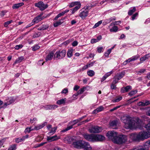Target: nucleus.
<instances>
[{"label":"nucleus","mask_w":150,"mask_h":150,"mask_svg":"<svg viewBox=\"0 0 150 150\" xmlns=\"http://www.w3.org/2000/svg\"><path fill=\"white\" fill-rule=\"evenodd\" d=\"M121 119L125 124V128L127 129L140 128L142 125L141 120L138 118L134 119L130 117L124 116Z\"/></svg>","instance_id":"f257e3e1"},{"label":"nucleus","mask_w":150,"mask_h":150,"mask_svg":"<svg viewBox=\"0 0 150 150\" xmlns=\"http://www.w3.org/2000/svg\"><path fill=\"white\" fill-rule=\"evenodd\" d=\"M147 131H143L138 134L132 133L131 134L130 138L133 140L139 141L150 137V122L146 126Z\"/></svg>","instance_id":"f03ea898"},{"label":"nucleus","mask_w":150,"mask_h":150,"mask_svg":"<svg viewBox=\"0 0 150 150\" xmlns=\"http://www.w3.org/2000/svg\"><path fill=\"white\" fill-rule=\"evenodd\" d=\"M74 146L77 148H83L86 150H91L92 148L89 143L83 141H79L73 143Z\"/></svg>","instance_id":"7ed1b4c3"},{"label":"nucleus","mask_w":150,"mask_h":150,"mask_svg":"<svg viewBox=\"0 0 150 150\" xmlns=\"http://www.w3.org/2000/svg\"><path fill=\"white\" fill-rule=\"evenodd\" d=\"M127 140V137L125 135H117L113 142L116 144H121L126 142Z\"/></svg>","instance_id":"20e7f679"},{"label":"nucleus","mask_w":150,"mask_h":150,"mask_svg":"<svg viewBox=\"0 0 150 150\" xmlns=\"http://www.w3.org/2000/svg\"><path fill=\"white\" fill-rule=\"evenodd\" d=\"M91 8V7L89 6H85L80 10L79 16L83 19L85 18L88 16V11Z\"/></svg>","instance_id":"39448f33"},{"label":"nucleus","mask_w":150,"mask_h":150,"mask_svg":"<svg viewBox=\"0 0 150 150\" xmlns=\"http://www.w3.org/2000/svg\"><path fill=\"white\" fill-rule=\"evenodd\" d=\"M66 53L65 50L57 51L54 55V59H62L65 56Z\"/></svg>","instance_id":"423d86ee"},{"label":"nucleus","mask_w":150,"mask_h":150,"mask_svg":"<svg viewBox=\"0 0 150 150\" xmlns=\"http://www.w3.org/2000/svg\"><path fill=\"white\" fill-rule=\"evenodd\" d=\"M103 130L102 127L98 126H93L88 129V131L91 133H99Z\"/></svg>","instance_id":"0eeeda50"},{"label":"nucleus","mask_w":150,"mask_h":150,"mask_svg":"<svg viewBox=\"0 0 150 150\" xmlns=\"http://www.w3.org/2000/svg\"><path fill=\"white\" fill-rule=\"evenodd\" d=\"M117 135V133L114 131H109L106 134V136L109 139L113 142L114 139Z\"/></svg>","instance_id":"6e6552de"},{"label":"nucleus","mask_w":150,"mask_h":150,"mask_svg":"<svg viewBox=\"0 0 150 150\" xmlns=\"http://www.w3.org/2000/svg\"><path fill=\"white\" fill-rule=\"evenodd\" d=\"M35 6L39 8L40 9L41 11L44 10L48 7L47 4H45L42 1H39L37 3H35Z\"/></svg>","instance_id":"1a4fd4ad"},{"label":"nucleus","mask_w":150,"mask_h":150,"mask_svg":"<svg viewBox=\"0 0 150 150\" xmlns=\"http://www.w3.org/2000/svg\"><path fill=\"white\" fill-rule=\"evenodd\" d=\"M82 135L86 140L89 141L94 142V134H89L87 133H83Z\"/></svg>","instance_id":"9d476101"},{"label":"nucleus","mask_w":150,"mask_h":150,"mask_svg":"<svg viewBox=\"0 0 150 150\" xmlns=\"http://www.w3.org/2000/svg\"><path fill=\"white\" fill-rule=\"evenodd\" d=\"M105 137L103 135L100 134H94V142L103 141L105 140Z\"/></svg>","instance_id":"9b49d317"},{"label":"nucleus","mask_w":150,"mask_h":150,"mask_svg":"<svg viewBox=\"0 0 150 150\" xmlns=\"http://www.w3.org/2000/svg\"><path fill=\"white\" fill-rule=\"evenodd\" d=\"M139 57V56L138 54L132 57L129 58L128 59L126 60L124 62L123 64L124 65H126L127 63L130 62H131L137 59Z\"/></svg>","instance_id":"f8f14e48"},{"label":"nucleus","mask_w":150,"mask_h":150,"mask_svg":"<svg viewBox=\"0 0 150 150\" xmlns=\"http://www.w3.org/2000/svg\"><path fill=\"white\" fill-rule=\"evenodd\" d=\"M124 76V72L117 73L115 76L114 78V80L116 81L117 82H118V81L122 78Z\"/></svg>","instance_id":"ddd939ff"},{"label":"nucleus","mask_w":150,"mask_h":150,"mask_svg":"<svg viewBox=\"0 0 150 150\" xmlns=\"http://www.w3.org/2000/svg\"><path fill=\"white\" fill-rule=\"evenodd\" d=\"M58 107L57 105H46L43 107L46 110H54Z\"/></svg>","instance_id":"4468645a"},{"label":"nucleus","mask_w":150,"mask_h":150,"mask_svg":"<svg viewBox=\"0 0 150 150\" xmlns=\"http://www.w3.org/2000/svg\"><path fill=\"white\" fill-rule=\"evenodd\" d=\"M15 99L13 97H10L7 100V102H5L4 105V107H6L8 105H9L14 102Z\"/></svg>","instance_id":"2eb2a0df"},{"label":"nucleus","mask_w":150,"mask_h":150,"mask_svg":"<svg viewBox=\"0 0 150 150\" xmlns=\"http://www.w3.org/2000/svg\"><path fill=\"white\" fill-rule=\"evenodd\" d=\"M42 14H40L35 17L32 21L33 22L34 24L35 23H37L39 21H41L43 19V18L42 17Z\"/></svg>","instance_id":"dca6fc26"},{"label":"nucleus","mask_w":150,"mask_h":150,"mask_svg":"<svg viewBox=\"0 0 150 150\" xmlns=\"http://www.w3.org/2000/svg\"><path fill=\"white\" fill-rule=\"evenodd\" d=\"M60 139L59 137H58L57 135H55L51 137H48L47 140L50 142L57 140Z\"/></svg>","instance_id":"f3484780"},{"label":"nucleus","mask_w":150,"mask_h":150,"mask_svg":"<svg viewBox=\"0 0 150 150\" xmlns=\"http://www.w3.org/2000/svg\"><path fill=\"white\" fill-rule=\"evenodd\" d=\"M29 137L28 135H27L25 136H23L21 138H17L15 139V142L17 143H19L22 141H24L25 139L28 138Z\"/></svg>","instance_id":"a211bd4d"},{"label":"nucleus","mask_w":150,"mask_h":150,"mask_svg":"<svg viewBox=\"0 0 150 150\" xmlns=\"http://www.w3.org/2000/svg\"><path fill=\"white\" fill-rule=\"evenodd\" d=\"M117 121L115 120L110 121L109 122L110 126L113 129L117 128Z\"/></svg>","instance_id":"6ab92c4d"},{"label":"nucleus","mask_w":150,"mask_h":150,"mask_svg":"<svg viewBox=\"0 0 150 150\" xmlns=\"http://www.w3.org/2000/svg\"><path fill=\"white\" fill-rule=\"evenodd\" d=\"M54 54V53L53 52H51L49 53V54L45 58V60L46 61L48 60H50L52 59L53 57Z\"/></svg>","instance_id":"aec40b11"},{"label":"nucleus","mask_w":150,"mask_h":150,"mask_svg":"<svg viewBox=\"0 0 150 150\" xmlns=\"http://www.w3.org/2000/svg\"><path fill=\"white\" fill-rule=\"evenodd\" d=\"M114 71L112 70L111 71L106 73L102 78L101 81V82L104 81L107 77L110 76L114 72Z\"/></svg>","instance_id":"412c9836"},{"label":"nucleus","mask_w":150,"mask_h":150,"mask_svg":"<svg viewBox=\"0 0 150 150\" xmlns=\"http://www.w3.org/2000/svg\"><path fill=\"white\" fill-rule=\"evenodd\" d=\"M104 108L102 106H100L99 107L95 110L93 112V114H97L98 113L103 110Z\"/></svg>","instance_id":"4be33fe9"},{"label":"nucleus","mask_w":150,"mask_h":150,"mask_svg":"<svg viewBox=\"0 0 150 150\" xmlns=\"http://www.w3.org/2000/svg\"><path fill=\"white\" fill-rule=\"evenodd\" d=\"M131 86H127L126 87H123L121 88V91L122 93L128 92L131 89Z\"/></svg>","instance_id":"5701e85b"},{"label":"nucleus","mask_w":150,"mask_h":150,"mask_svg":"<svg viewBox=\"0 0 150 150\" xmlns=\"http://www.w3.org/2000/svg\"><path fill=\"white\" fill-rule=\"evenodd\" d=\"M47 123L46 122H45L43 123H42V124H39L37 126H35L34 127V130H38L40 129H41L43 127H44L45 125H46Z\"/></svg>","instance_id":"b1692460"},{"label":"nucleus","mask_w":150,"mask_h":150,"mask_svg":"<svg viewBox=\"0 0 150 150\" xmlns=\"http://www.w3.org/2000/svg\"><path fill=\"white\" fill-rule=\"evenodd\" d=\"M150 103V101L146 100L143 102H139L138 103V105L139 106H145L149 105Z\"/></svg>","instance_id":"393cba45"},{"label":"nucleus","mask_w":150,"mask_h":150,"mask_svg":"<svg viewBox=\"0 0 150 150\" xmlns=\"http://www.w3.org/2000/svg\"><path fill=\"white\" fill-rule=\"evenodd\" d=\"M79 5H81L80 2L79 1H75L71 3L69 5V7L71 8L74 6H78Z\"/></svg>","instance_id":"a878e982"},{"label":"nucleus","mask_w":150,"mask_h":150,"mask_svg":"<svg viewBox=\"0 0 150 150\" xmlns=\"http://www.w3.org/2000/svg\"><path fill=\"white\" fill-rule=\"evenodd\" d=\"M24 4L23 3H18L13 5L12 8L13 9L18 8L21 6H23Z\"/></svg>","instance_id":"bb28decb"},{"label":"nucleus","mask_w":150,"mask_h":150,"mask_svg":"<svg viewBox=\"0 0 150 150\" xmlns=\"http://www.w3.org/2000/svg\"><path fill=\"white\" fill-rule=\"evenodd\" d=\"M48 28V26L47 25H43L38 28L40 30H44L47 29Z\"/></svg>","instance_id":"cd10ccee"},{"label":"nucleus","mask_w":150,"mask_h":150,"mask_svg":"<svg viewBox=\"0 0 150 150\" xmlns=\"http://www.w3.org/2000/svg\"><path fill=\"white\" fill-rule=\"evenodd\" d=\"M64 19L59 20L54 24V27H57L59 25H61L63 23V21Z\"/></svg>","instance_id":"c85d7f7f"},{"label":"nucleus","mask_w":150,"mask_h":150,"mask_svg":"<svg viewBox=\"0 0 150 150\" xmlns=\"http://www.w3.org/2000/svg\"><path fill=\"white\" fill-rule=\"evenodd\" d=\"M57 129V127H54L52 128L51 130L48 133L49 135H52L54 134L55 132Z\"/></svg>","instance_id":"c756f323"},{"label":"nucleus","mask_w":150,"mask_h":150,"mask_svg":"<svg viewBox=\"0 0 150 150\" xmlns=\"http://www.w3.org/2000/svg\"><path fill=\"white\" fill-rule=\"evenodd\" d=\"M136 11V8L135 7H134L131 8L130 10L128 12V14L129 15L131 16Z\"/></svg>","instance_id":"7c9ffc66"},{"label":"nucleus","mask_w":150,"mask_h":150,"mask_svg":"<svg viewBox=\"0 0 150 150\" xmlns=\"http://www.w3.org/2000/svg\"><path fill=\"white\" fill-rule=\"evenodd\" d=\"M24 57H21L18 58L15 61L14 64H16L17 63H19L21 62L24 59Z\"/></svg>","instance_id":"2f4dec72"},{"label":"nucleus","mask_w":150,"mask_h":150,"mask_svg":"<svg viewBox=\"0 0 150 150\" xmlns=\"http://www.w3.org/2000/svg\"><path fill=\"white\" fill-rule=\"evenodd\" d=\"M81 6V5H79L78 6H76L74 8H72L71 9L72 10V13H74L76 11L78 10L79 9Z\"/></svg>","instance_id":"473e14b6"},{"label":"nucleus","mask_w":150,"mask_h":150,"mask_svg":"<svg viewBox=\"0 0 150 150\" xmlns=\"http://www.w3.org/2000/svg\"><path fill=\"white\" fill-rule=\"evenodd\" d=\"M65 101H66V98H65L64 99H62L61 100H58L57 101V103L59 105L63 104L65 103Z\"/></svg>","instance_id":"72a5a7b5"},{"label":"nucleus","mask_w":150,"mask_h":150,"mask_svg":"<svg viewBox=\"0 0 150 150\" xmlns=\"http://www.w3.org/2000/svg\"><path fill=\"white\" fill-rule=\"evenodd\" d=\"M117 81H115L113 80L112 82V83L111 85V88L112 89H115L116 88V86L115 85V84L117 83Z\"/></svg>","instance_id":"f704fd0d"},{"label":"nucleus","mask_w":150,"mask_h":150,"mask_svg":"<svg viewBox=\"0 0 150 150\" xmlns=\"http://www.w3.org/2000/svg\"><path fill=\"white\" fill-rule=\"evenodd\" d=\"M88 75L90 76H92L95 74V72L92 70H90L87 71Z\"/></svg>","instance_id":"c9c22d12"},{"label":"nucleus","mask_w":150,"mask_h":150,"mask_svg":"<svg viewBox=\"0 0 150 150\" xmlns=\"http://www.w3.org/2000/svg\"><path fill=\"white\" fill-rule=\"evenodd\" d=\"M44 138L42 135L38 136L36 138V141L38 142H40Z\"/></svg>","instance_id":"e433bc0d"},{"label":"nucleus","mask_w":150,"mask_h":150,"mask_svg":"<svg viewBox=\"0 0 150 150\" xmlns=\"http://www.w3.org/2000/svg\"><path fill=\"white\" fill-rule=\"evenodd\" d=\"M73 50L72 49H70L68 50L67 52V55L69 57H71L72 55V52Z\"/></svg>","instance_id":"4c0bfd02"},{"label":"nucleus","mask_w":150,"mask_h":150,"mask_svg":"<svg viewBox=\"0 0 150 150\" xmlns=\"http://www.w3.org/2000/svg\"><path fill=\"white\" fill-rule=\"evenodd\" d=\"M118 28L117 26H114L112 28H111L110 30V31L111 32H117L118 30Z\"/></svg>","instance_id":"58836bf2"},{"label":"nucleus","mask_w":150,"mask_h":150,"mask_svg":"<svg viewBox=\"0 0 150 150\" xmlns=\"http://www.w3.org/2000/svg\"><path fill=\"white\" fill-rule=\"evenodd\" d=\"M33 130H34V128H32L31 127H27L25 129V133H27V132L29 133V132H30L31 131H33Z\"/></svg>","instance_id":"ea45409f"},{"label":"nucleus","mask_w":150,"mask_h":150,"mask_svg":"<svg viewBox=\"0 0 150 150\" xmlns=\"http://www.w3.org/2000/svg\"><path fill=\"white\" fill-rule=\"evenodd\" d=\"M137 90L132 91L129 93V95L130 96H132L136 94L137 93Z\"/></svg>","instance_id":"a19ab883"},{"label":"nucleus","mask_w":150,"mask_h":150,"mask_svg":"<svg viewBox=\"0 0 150 150\" xmlns=\"http://www.w3.org/2000/svg\"><path fill=\"white\" fill-rule=\"evenodd\" d=\"M86 89V88L85 87H83L79 90L77 92L79 94H82L83 93Z\"/></svg>","instance_id":"79ce46f5"},{"label":"nucleus","mask_w":150,"mask_h":150,"mask_svg":"<svg viewBox=\"0 0 150 150\" xmlns=\"http://www.w3.org/2000/svg\"><path fill=\"white\" fill-rule=\"evenodd\" d=\"M73 128V125H71L70 126H68L65 129L63 130L62 131V132H66L71 129H72Z\"/></svg>","instance_id":"37998d69"},{"label":"nucleus","mask_w":150,"mask_h":150,"mask_svg":"<svg viewBox=\"0 0 150 150\" xmlns=\"http://www.w3.org/2000/svg\"><path fill=\"white\" fill-rule=\"evenodd\" d=\"M16 149V145L14 144L11 145L8 150H15Z\"/></svg>","instance_id":"c03bdc74"},{"label":"nucleus","mask_w":150,"mask_h":150,"mask_svg":"<svg viewBox=\"0 0 150 150\" xmlns=\"http://www.w3.org/2000/svg\"><path fill=\"white\" fill-rule=\"evenodd\" d=\"M122 98V96H119L117 97L115 99L113 100V102H118L120 101Z\"/></svg>","instance_id":"a18cd8bd"},{"label":"nucleus","mask_w":150,"mask_h":150,"mask_svg":"<svg viewBox=\"0 0 150 150\" xmlns=\"http://www.w3.org/2000/svg\"><path fill=\"white\" fill-rule=\"evenodd\" d=\"M102 23V21H98V23H96L95 25L93 26V28H96L98 26L100 25Z\"/></svg>","instance_id":"49530a36"},{"label":"nucleus","mask_w":150,"mask_h":150,"mask_svg":"<svg viewBox=\"0 0 150 150\" xmlns=\"http://www.w3.org/2000/svg\"><path fill=\"white\" fill-rule=\"evenodd\" d=\"M40 48V47L38 45H35L32 47V50L33 51H36Z\"/></svg>","instance_id":"de8ad7c7"},{"label":"nucleus","mask_w":150,"mask_h":150,"mask_svg":"<svg viewBox=\"0 0 150 150\" xmlns=\"http://www.w3.org/2000/svg\"><path fill=\"white\" fill-rule=\"evenodd\" d=\"M23 47L22 45L20 44L19 45H16L14 47L15 48L16 50H18L19 49Z\"/></svg>","instance_id":"09e8293b"},{"label":"nucleus","mask_w":150,"mask_h":150,"mask_svg":"<svg viewBox=\"0 0 150 150\" xmlns=\"http://www.w3.org/2000/svg\"><path fill=\"white\" fill-rule=\"evenodd\" d=\"M146 59H147L146 58V57L145 56V55H144L143 56L140 58V62H143L146 60Z\"/></svg>","instance_id":"8fccbe9b"},{"label":"nucleus","mask_w":150,"mask_h":150,"mask_svg":"<svg viewBox=\"0 0 150 150\" xmlns=\"http://www.w3.org/2000/svg\"><path fill=\"white\" fill-rule=\"evenodd\" d=\"M12 21L11 20V21H7V22H5L4 23V26L5 27H7L9 24L11 23Z\"/></svg>","instance_id":"3c124183"},{"label":"nucleus","mask_w":150,"mask_h":150,"mask_svg":"<svg viewBox=\"0 0 150 150\" xmlns=\"http://www.w3.org/2000/svg\"><path fill=\"white\" fill-rule=\"evenodd\" d=\"M68 91L67 88H64L62 91L61 93L62 94H66L68 93Z\"/></svg>","instance_id":"603ef678"},{"label":"nucleus","mask_w":150,"mask_h":150,"mask_svg":"<svg viewBox=\"0 0 150 150\" xmlns=\"http://www.w3.org/2000/svg\"><path fill=\"white\" fill-rule=\"evenodd\" d=\"M79 122L77 119L74 120H73V121H72L71 122V123L73 124L72 125L74 126V125L75 124L77 123L78 122Z\"/></svg>","instance_id":"864d4df0"},{"label":"nucleus","mask_w":150,"mask_h":150,"mask_svg":"<svg viewBox=\"0 0 150 150\" xmlns=\"http://www.w3.org/2000/svg\"><path fill=\"white\" fill-rule=\"evenodd\" d=\"M120 105L116 106V107H114V108H113L110 109V112L113 111L114 110H117V109L120 108Z\"/></svg>","instance_id":"5fc2aeb1"},{"label":"nucleus","mask_w":150,"mask_h":150,"mask_svg":"<svg viewBox=\"0 0 150 150\" xmlns=\"http://www.w3.org/2000/svg\"><path fill=\"white\" fill-rule=\"evenodd\" d=\"M138 13H136L134 14L132 17V20H133L135 19V18L137 17L138 15Z\"/></svg>","instance_id":"6e6d98bb"},{"label":"nucleus","mask_w":150,"mask_h":150,"mask_svg":"<svg viewBox=\"0 0 150 150\" xmlns=\"http://www.w3.org/2000/svg\"><path fill=\"white\" fill-rule=\"evenodd\" d=\"M146 71L145 69H141L140 70L137 72L138 74H139V73H144Z\"/></svg>","instance_id":"4d7b16f0"},{"label":"nucleus","mask_w":150,"mask_h":150,"mask_svg":"<svg viewBox=\"0 0 150 150\" xmlns=\"http://www.w3.org/2000/svg\"><path fill=\"white\" fill-rule=\"evenodd\" d=\"M88 67L87 66V64L84 66L83 67V68L81 69H80V71H83L86 69L87 68H88Z\"/></svg>","instance_id":"13d9d810"},{"label":"nucleus","mask_w":150,"mask_h":150,"mask_svg":"<svg viewBox=\"0 0 150 150\" xmlns=\"http://www.w3.org/2000/svg\"><path fill=\"white\" fill-rule=\"evenodd\" d=\"M98 42L97 39L94 38L92 39L91 40V43L93 44Z\"/></svg>","instance_id":"bf43d9fd"},{"label":"nucleus","mask_w":150,"mask_h":150,"mask_svg":"<svg viewBox=\"0 0 150 150\" xmlns=\"http://www.w3.org/2000/svg\"><path fill=\"white\" fill-rule=\"evenodd\" d=\"M44 62H43L42 60H40L38 62V64L40 65H42L43 64Z\"/></svg>","instance_id":"052dcab7"},{"label":"nucleus","mask_w":150,"mask_h":150,"mask_svg":"<svg viewBox=\"0 0 150 150\" xmlns=\"http://www.w3.org/2000/svg\"><path fill=\"white\" fill-rule=\"evenodd\" d=\"M34 24V23L32 21V22L30 24L27 25V26L25 27V28H28L30 27V26L33 25Z\"/></svg>","instance_id":"680f3d73"},{"label":"nucleus","mask_w":150,"mask_h":150,"mask_svg":"<svg viewBox=\"0 0 150 150\" xmlns=\"http://www.w3.org/2000/svg\"><path fill=\"white\" fill-rule=\"evenodd\" d=\"M95 63V62H92L88 64H87V65L88 66V67H90L93 66V64Z\"/></svg>","instance_id":"e2e57ef3"},{"label":"nucleus","mask_w":150,"mask_h":150,"mask_svg":"<svg viewBox=\"0 0 150 150\" xmlns=\"http://www.w3.org/2000/svg\"><path fill=\"white\" fill-rule=\"evenodd\" d=\"M5 140L4 139H3L0 141V148L3 145L4 143V142Z\"/></svg>","instance_id":"0e129e2a"},{"label":"nucleus","mask_w":150,"mask_h":150,"mask_svg":"<svg viewBox=\"0 0 150 150\" xmlns=\"http://www.w3.org/2000/svg\"><path fill=\"white\" fill-rule=\"evenodd\" d=\"M79 88V86L76 85L74 88V90L75 91H77Z\"/></svg>","instance_id":"69168bd1"},{"label":"nucleus","mask_w":150,"mask_h":150,"mask_svg":"<svg viewBox=\"0 0 150 150\" xmlns=\"http://www.w3.org/2000/svg\"><path fill=\"white\" fill-rule=\"evenodd\" d=\"M7 11H3L1 12V17H3L5 14L6 13Z\"/></svg>","instance_id":"338daca9"},{"label":"nucleus","mask_w":150,"mask_h":150,"mask_svg":"<svg viewBox=\"0 0 150 150\" xmlns=\"http://www.w3.org/2000/svg\"><path fill=\"white\" fill-rule=\"evenodd\" d=\"M78 42L76 41H74L72 43V45L74 46H76L78 44Z\"/></svg>","instance_id":"774afa93"}]
</instances>
